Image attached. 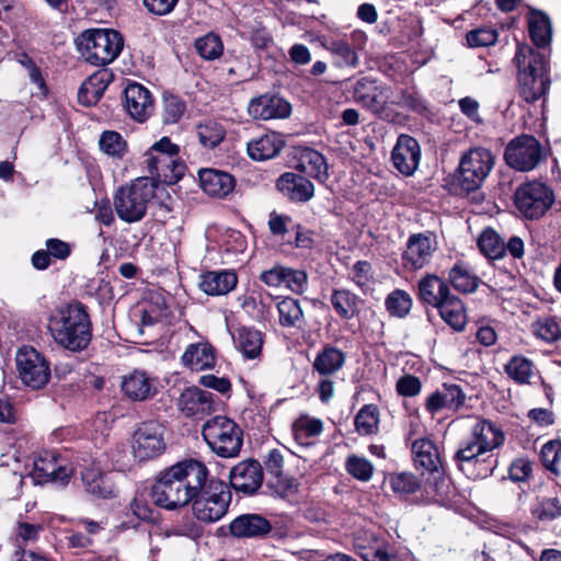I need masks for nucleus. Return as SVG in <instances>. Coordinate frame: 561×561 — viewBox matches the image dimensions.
I'll return each mask as SVG.
<instances>
[{"label": "nucleus", "instance_id": "nucleus-36", "mask_svg": "<svg viewBox=\"0 0 561 561\" xmlns=\"http://www.w3.org/2000/svg\"><path fill=\"white\" fill-rule=\"evenodd\" d=\"M236 348L245 359L260 358L263 347V334L261 331L242 327L232 335Z\"/></svg>", "mask_w": 561, "mask_h": 561}, {"label": "nucleus", "instance_id": "nucleus-39", "mask_svg": "<svg viewBox=\"0 0 561 561\" xmlns=\"http://www.w3.org/2000/svg\"><path fill=\"white\" fill-rule=\"evenodd\" d=\"M345 354L337 347L325 345L316 356L312 367L322 377L337 373L345 364Z\"/></svg>", "mask_w": 561, "mask_h": 561}, {"label": "nucleus", "instance_id": "nucleus-45", "mask_svg": "<svg viewBox=\"0 0 561 561\" xmlns=\"http://www.w3.org/2000/svg\"><path fill=\"white\" fill-rule=\"evenodd\" d=\"M196 135L204 148L214 149L225 139L226 129L220 123L207 119L196 126Z\"/></svg>", "mask_w": 561, "mask_h": 561}, {"label": "nucleus", "instance_id": "nucleus-46", "mask_svg": "<svg viewBox=\"0 0 561 561\" xmlns=\"http://www.w3.org/2000/svg\"><path fill=\"white\" fill-rule=\"evenodd\" d=\"M529 34L537 47H546L551 41V23L542 12H531L529 18Z\"/></svg>", "mask_w": 561, "mask_h": 561}, {"label": "nucleus", "instance_id": "nucleus-3", "mask_svg": "<svg viewBox=\"0 0 561 561\" xmlns=\"http://www.w3.org/2000/svg\"><path fill=\"white\" fill-rule=\"evenodd\" d=\"M156 194V183L149 178H138L131 184L119 187L113 199L118 218L127 224L140 221Z\"/></svg>", "mask_w": 561, "mask_h": 561}, {"label": "nucleus", "instance_id": "nucleus-51", "mask_svg": "<svg viewBox=\"0 0 561 561\" xmlns=\"http://www.w3.org/2000/svg\"><path fill=\"white\" fill-rule=\"evenodd\" d=\"M449 280L455 289L462 293H473L479 285V278L462 264H456L449 271Z\"/></svg>", "mask_w": 561, "mask_h": 561}, {"label": "nucleus", "instance_id": "nucleus-64", "mask_svg": "<svg viewBox=\"0 0 561 561\" xmlns=\"http://www.w3.org/2000/svg\"><path fill=\"white\" fill-rule=\"evenodd\" d=\"M24 481V476L14 470L7 479L3 490L0 495L4 500H14L21 495V486Z\"/></svg>", "mask_w": 561, "mask_h": 561}, {"label": "nucleus", "instance_id": "nucleus-52", "mask_svg": "<svg viewBox=\"0 0 561 561\" xmlns=\"http://www.w3.org/2000/svg\"><path fill=\"white\" fill-rule=\"evenodd\" d=\"M533 331L538 339L553 343L561 340V320L557 317H541L533 323Z\"/></svg>", "mask_w": 561, "mask_h": 561}, {"label": "nucleus", "instance_id": "nucleus-37", "mask_svg": "<svg viewBox=\"0 0 561 561\" xmlns=\"http://www.w3.org/2000/svg\"><path fill=\"white\" fill-rule=\"evenodd\" d=\"M412 454L416 467L423 468L428 473L438 471L442 461L435 444L427 439H416L412 444Z\"/></svg>", "mask_w": 561, "mask_h": 561}, {"label": "nucleus", "instance_id": "nucleus-58", "mask_svg": "<svg viewBox=\"0 0 561 561\" xmlns=\"http://www.w3.org/2000/svg\"><path fill=\"white\" fill-rule=\"evenodd\" d=\"M345 469L348 474L362 482L369 481L375 470L374 465L367 458L357 455L347 457Z\"/></svg>", "mask_w": 561, "mask_h": 561}, {"label": "nucleus", "instance_id": "nucleus-41", "mask_svg": "<svg viewBox=\"0 0 561 561\" xmlns=\"http://www.w3.org/2000/svg\"><path fill=\"white\" fill-rule=\"evenodd\" d=\"M322 45L332 55L334 64L339 68H356L358 66V55L347 41L328 39Z\"/></svg>", "mask_w": 561, "mask_h": 561}, {"label": "nucleus", "instance_id": "nucleus-57", "mask_svg": "<svg viewBox=\"0 0 561 561\" xmlns=\"http://www.w3.org/2000/svg\"><path fill=\"white\" fill-rule=\"evenodd\" d=\"M385 304L391 316L404 318L412 308V298L405 290L396 289L387 296Z\"/></svg>", "mask_w": 561, "mask_h": 561}, {"label": "nucleus", "instance_id": "nucleus-35", "mask_svg": "<svg viewBox=\"0 0 561 561\" xmlns=\"http://www.w3.org/2000/svg\"><path fill=\"white\" fill-rule=\"evenodd\" d=\"M450 295L448 285L436 275L428 274L419 282V298L426 305L437 308Z\"/></svg>", "mask_w": 561, "mask_h": 561}, {"label": "nucleus", "instance_id": "nucleus-44", "mask_svg": "<svg viewBox=\"0 0 561 561\" xmlns=\"http://www.w3.org/2000/svg\"><path fill=\"white\" fill-rule=\"evenodd\" d=\"M390 489L399 496H408L421 492L422 481L412 472H393L387 478Z\"/></svg>", "mask_w": 561, "mask_h": 561}, {"label": "nucleus", "instance_id": "nucleus-30", "mask_svg": "<svg viewBox=\"0 0 561 561\" xmlns=\"http://www.w3.org/2000/svg\"><path fill=\"white\" fill-rule=\"evenodd\" d=\"M179 405L187 416L204 417L214 411L213 394L198 388H187L182 392Z\"/></svg>", "mask_w": 561, "mask_h": 561}, {"label": "nucleus", "instance_id": "nucleus-16", "mask_svg": "<svg viewBox=\"0 0 561 561\" xmlns=\"http://www.w3.org/2000/svg\"><path fill=\"white\" fill-rule=\"evenodd\" d=\"M436 249L437 241L433 234H411L407 241V248L402 253L403 267L409 271H417L425 267L432 261Z\"/></svg>", "mask_w": 561, "mask_h": 561}, {"label": "nucleus", "instance_id": "nucleus-20", "mask_svg": "<svg viewBox=\"0 0 561 561\" xmlns=\"http://www.w3.org/2000/svg\"><path fill=\"white\" fill-rule=\"evenodd\" d=\"M421 148L416 139L400 135L391 152L393 167L403 175H412L420 163Z\"/></svg>", "mask_w": 561, "mask_h": 561}, {"label": "nucleus", "instance_id": "nucleus-5", "mask_svg": "<svg viewBox=\"0 0 561 561\" xmlns=\"http://www.w3.org/2000/svg\"><path fill=\"white\" fill-rule=\"evenodd\" d=\"M202 435L211 451L222 458L237 457L243 444L241 428L231 419L222 415L205 422Z\"/></svg>", "mask_w": 561, "mask_h": 561}, {"label": "nucleus", "instance_id": "nucleus-8", "mask_svg": "<svg viewBox=\"0 0 561 561\" xmlns=\"http://www.w3.org/2000/svg\"><path fill=\"white\" fill-rule=\"evenodd\" d=\"M179 153V146L164 136L146 151L145 163L151 175L164 182H174L181 179L184 171Z\"/></svg>", "mask_w": 561, "mask_h": 561}, {"label": "nucleus", "instance_id": "nucleus-62", "mask_svg": "<svg viewBox=\"0 0 561 561\" xmlns=\"http://www.w3.org/2000/svg\"><path fill=\"white\" fill-rule=\"evenodd\" d=\"M284 286L297 295L304 294L308 287L307 273L301 270L287 267Z\"/></svg>", "mask_w": 561, "mask_h": 561}, {"label": "nucleus", "instance_id": "nucleus-50", "mask_svg": "<svg viewBox=\"0 0 561 561\" xmlns=\"http://www.w3.org/2000/svg\"><path fill=\"white\" fill-rule=\"evenodd\" d=\"M99 146L102 152L114 159H122L127 152V142L115 130H105L101 134Z\"/></svg>", "mask_w": 561, "mask_h": 561}, {"label": "nucleus", "instance_id": "nucleus-19", "mask_svg": "<svg viewBox=\"0 0 561 561\" xmlns=\"http://www.w3.org/2000/svg\"><path fill=\"white\" fill-rule=\"evenodd\" d=\"M262 482L263 469L257 460H243L230 471V483L238 492L252 495L261 488Z\"/></svg>", "mask_w": 561, "mask_h": 561}, {"label": "nucleus", "instance_id": "nucleus-25", "mask_svg": "<svg viewBox=\"0 0 561 561\" xmlns=\"http://www.w3.org/2000/svg\"><path fill=\"white\" fill-rule=\"evenodd\" d=\"M466 394L460 386L444 383L443 388L430 394L425 401V409L431 415H435L442 409L457 411L463 405Z\"/></svg>", "mask_w": 561, "mask_h": 561}, {"label": "nucleus", "instance_id": "nucleus-11", "mask_svg": "<svg viewBox=\"0 0 561 561\" xmlns=\"http://www.w3.org/2000/svg\"><path fill=\"white\" fill-rule=\"evenodd\" d=\"M75 472L73 467L67 458L61 457L55 450H42L37 453L32 461V470L27 472L36 484L46 482L66 485Z\"/></svg>", "mask_w": 561, "mask_h": 561}, {"label": "nucleus", "instance_id": "nucleus-49", "mask_svg": "<svg viewBox=\"0 0 561 561\" xmlns=\"http://www.w3.org/2000/svg\"><path fill=\"white\" fill-rule=\"evenodd\" d=\"M478 245L481 252L489 259L497 260L505 255V242L493 229H485L481 233Z\"/></svg>", "mask_w": 561, "mask_h": 561}, {"label": "nucleus", "instance_id": "nucleus-13", "mask_svg": "<svg viewBox=\"0 0 561 561\" xmlns=\"http://www.w3.org/2000/svg\"><path fill=\"white\" fill-rule=\"evenodd\" d=\"M15 360L19 377L25 386L32 389H41L49 381V364L35 348L26 346L20 348Z\"/></svg>", "mask_w": 561, "mask_h": 561}, {"label": "nucleus", "instance_id": "nucleus-14", "mask_svg": "<svg viewBox=\"0 0 561 561\" xmlns=\"http://www.w3.org/2000/svg\"><path fill=\"white\" fill-rule=\"evenodd\" d=\"M172 471L173 469L170 467L160 472L151 488L153 503L165 510L185 506L192 501L179 477H171Z\"/></svg>", "mask_w": 561, "mask_h": 561}, {"label": "nucleus", "instance_id": "nucleus-48", "mask_svg": "<svg viewBox=\"0 0 561 561\" xmlns=\"http://www.w3.org/2000/svg\"><path fill=\"white\" fill-rule=\"evenodd\" d=\"M379 411L374 404H365L356 414L354 424L362 436L375 434L378 430Z\"/></svg>", "mask_w": 561, "mask_h": 561}, {"label": "nucleus", "instance_id": "nucleus-9", "mask_svg": "<svg viewBox=\"0 0 561 561\" xmlns=\"http://www.w3.org/2000/svg\"><path fill=\"white\" fill-rule=\"evenodd\" d=\"M230 502L228 485L211 479L207 488L192 499L193 514L199 522L215 523L227 514Z\"/></svg>", "mask_w": 561, "mask_h": 561}, {"label": "nucleus", "instance_id": "nucleus-15", "mask_svg": "<svg viewBox=\"0 0 561 561\" xmlns=\"http://www.w3.org/2000/svg\"><path fill=\"white\" fill-rule=\"evenodd\" d=\"M165 449L163 428L157 422H145L134 433L133 454L140 461L160 456Z\"/></svg>", "mask_w": 561, "mask_h": 561}, {"label": "nucleus", "instance_id": "nucleus-10", "mask_svg": "<svg viewBox=\"0 0 561 561\" xmlns=\"http://www.w3.org/2000/svg\"><path fill=\"white\" fill-rule=\"evenodd\" d=\"M548 151L537 138L522 135L512 139L504 151V159L508 167L519 172L535 170L546 161Z\"/></svg>", "mask_w": 561, "mask_h": 561}, {"label": "nucleus", "instance_id": "nucleus-59", "mask_svg": "<svg viewBox=\"0 0 561 561\" xmlns=\"http://www.w3.org/2000/svg\"><path fill=\"white\" fill-rule=\"evenodd\" d=\"M322 430L323 425L319 419L308 416H301L293 424V433L298 442L319 436Z\"/></svg>", "mask_w": 561, "mask_h": 561}, {"label": "nucleus", "instance_id": "nucleus-55", "mask_svg": "<svg viewBox=\"0 0 561 561\" xmlns=\"http://www.w3.org/2000/svg\"><path fill=\"white\" fill-rule=\"evenodd\" d=\"M533 362L528 358L516 355L513 356L504 367L505 373L517 383L529 382L533 376Z\"/></svg>", "mask_w": 561, "mask_h": 561}, {"label": "nucleus", "instance_id": "nucleus-40", "mask_svg": "<svg viewBox=\"0 0 561 561\" xmlns=\"http://www.w3.org/2000/svg\"><path fill=\"white\" fill-rule=\"evenodd\" d=\"M472 438L479 443L484 453L500 447L505 439L501 428L488 420H480L472 427Z\"/></svg>", "mask_w": 561, "mask_h": 561}, {"label": "nucleus", "instance_id": "nucleus-7", "mask_svg": "<svg viewBox=\"0 0 561 561\" xmlns=\"http://www.w3.org/2000/svg\"><path fill=\"white\" fill-rule=\"evenodd\" d=\"M353 100L380 118L390 117L389 106L399 100L391 87L370 77L358 79L352 89Z\"/></svg>", "mask_w": 561, "mask_h": 561}, {"label": "nucleus", "instance_id": "nucleus-4", "mask_svg": "<svg viewBox=\"0 0 561 561\" xmlns=\"http://www.w3.org/2000/svg\"><path fill=\"white\" fill-rule=\"evenodd\" d=\"M82 57L94 66L114 61L123 48L121 34L113 30H88L77 39Z\"/></svg>", "mask_w": 561, "mask_h": 561}, {"label": "nucleus", "instance_id": "nucleus-12", "mask_svg": "<svg viewBox=\"0 0 561 561\" xmlns=\"http://www.w3.org/2000/svg\"><path fill=\"white\" fill-rule=\"evenodd\" d=\"M554 202L553 192L541 182H528L515 193L517 209L528 219L543 216Z\"/></svg>", "mask_w": 561, "mask_h": 561}, {"label": "nucleus", "instance_id": "nucleus-28", "mask_svg": "<svg viewBox=\"0 0 561 561\" xmlns=\"http://www.w3.org/2000/svg\"><path fill=\"white\" fill-rule=\"evenodd\" d=\"M271 529V523L260 514H242L229 525L230 534L236 538H263Z\"/></svg>", "mask_w": 561, "mask_h": 561}, {"label": "nucleus", "instance_id": "nucleus-26", "mask_svg": "<svg viewBox=\"0 0 561 561\" xmlns=\"http://www.w3.org/2000/svg\"><path fill=\"white\" fill-rule=\"evenodd\" d=\"M248 112L255 119L267 121L289 116L291 107L288 102L279 96L261 95L251 100Z\"/></svg>", "mask_w": 561, "mask_h": 561}, {"label": "nucleus", "instance_id": "nucleus-31", "mask_svg": "<svg viewBox=\"0 0 561 561\" xmlns=\"http://www.w3.org/2000/svg\"><path fill=\"white\" fill-rule=\"evenodd\" d=\"M238 284L237 274L232 271H211L201 276L199 288L210 296H222L230 293Z\"/></svg>", "mask_w": 561, "mask_h": 561}, {"label": "nucleus", "instance_id": "nucleus-56", "mask_svg": "<svg viewBox=\"0 0 561 561\" xmlns=\"http://www.w3.org/2000/svg\"><path fill=\"white\" fill-rule=\"evenodd\" d=\"M485 454L479 443L473 438L463 442L455 453L454 460L459 470L466 471V466L479 461V457Z\"/></svg>", "mask_w": 561, "mask_h": 561}, {"label": "nucleus", "instance_id": "nucleus-34", "mask_svg": "<svg viewBox=\"0 0 561 561\" xmlns=\"http://www.w3.org/2000/svg\"><path fill=\"white\" fill-rule=\"evenodd\" d=\"M112 75L107 70L96 71L80 87L78 100L82 105L91 106L98 103L107 89Z\"/></svg>", "mask_w": 561, "mask_h": 561}, {"label": "nucleus", "instance_id": "nucleus-63", "mask_svg": "<svg viewBox=\"0 0 561 561\" xmlns=\"http://www.w3.org/2000/svg\"><path fill=\"white\" fill-rule=\"evenodd\" d=\"M466 39L470 47H485L497 41V32L488 27L477 28L470 31Z\"/></svg>", "mask_w": 561, "mask_h": 561}, {"label": "nucleus", "instance_id": "nucleus-22", "mask_svg": "<svg viewBox=\"0 0 561 561\" xmlns=\"http://www.w3.org/2000/svg\"><path fill=\"white\" fill-rule=\"evenodd\" d=\"M354 548L364 561H398L389 553L388 545L368 530L357 533L354 538Z\"/></svg>", "mask_w": 561, "mask_h": 561}, {"label": "nucleus", "instance_id": "nucleus-33", "mask_svg": "<svg viewBox=\"0 0 561 561\" xmlns=\"http://www.w3.org/2000/svg\"><path fill=\"white\" fill-rule=\"evenodd\" d=\"M182 363L192 370H205L216 364L215 348L208 342L190 344L182 355Z\"/></svg>", "mask_w": 561, "mask_h": 561}, {"label": "nucleus", "instance_id": "nucleus-17", "mask_svg": "<svg viewBox=\"0 0 561 561\" xmlns=\"http://www.w3.org/2000/svg\"><path fill=\"white\" fill-rule=\"evenodd\" d=\"M171 467L173 469L171 477H179L192 499L207 488L209 482L208 469L203 462L186 459Z\"/></svg>", "mask_w": 561, "mask_h": 561}, {"label": "nucleus", "instance_id": "nucleus-47", "mask_svg": "<svg viewBox=\"0 0 561 561\" xmlns=\"http://www.w3.org/2000/svg\"><path fill=\"white\" fill-rule=\"evenodd\" d=\"M357 302V296L347 289H334L331 295V304L335 312L345 320L356 316Z\"/></svg>", "mask_w": 561, "mask_h": 561}, {"label": "nucleus", "instance_id": "nucleus-21", "mask_svg": "<svg viewBox=\"0 0 561 561\" xmlns=\"http://www.w3.org/2000/svg\"><path fill=\"white\" fill-rule=\"evenodd\" d=\"M455 489L449 478L440 470L430 473L427 480L422 483L421 500L425 504H439L447 506L453 502Z\"/></svg>", "mask_w": 561, "mask_h": 561}, {"label": "nucleus", "instance_id": "nucleus-2", "mask_svg": "<svg viewBox=\"0 0 561 561\" xmlns=\"http://www.w3.org/2000/svg\"><path fill=\"white\" fill-rule=\"evenodd\" d=\"M518 68L519 94L534 103L547 93L550 87L549 56L528 45H519L515 55Z\"/></svg>", "mask_w": 561, "mask_h": 561}, {"label": "nucleus", "instance_id": "nucleus-60", "mask_svg": "<svg viewBox=\"0 0 561 561\" xmlns=\"http://www.w3.org/2000/svg\"><path fill=\"white\" fill-rule=\"evenodd\" d=\"M185 111V102L180 96L169 93L163 95L162 119L164 124L178 123Z\"/></svg>", "mask_w": 561, "mask_h": 561}, {"label": "nucleus", "instance_id": "nucleus-42", "mask_svg": "<svg viewBox=\"0 0 561 561\" xmlns=\"http://www.w3.org/2000/svg\"><path fill=\"white\" fill-rule=\"evenodd\" d=\"M443 320L456 331L463 330L467 323V314L462 301L450 295L437 307Z\"/></svg>", "mask_w": 561, "mask_h": 561}, {"label": "nucleus", "instance_id": "nucleus-24", "mask_svg": "<svg viewBox=\"0 0 561 561\" xmlns=\"http://www.w3.org/2000/svg\"><path fill=\"white\" fill-rule=\"evenodd\" d=\"M122 391L133 401H145L157 392V380L145 370L135 369L122 379Z\"/></svg>", "mask_w": 561, "mask_h": 561}, {"label": "nucleus", "instance_id": "nucleus-54", "mask_svg": "<svg viewBox=\"0 0 561 561\" xmlns=\"http://www.w3.org/2000/svg\"><path fill=\"white\" fill-rule=\"evenodd\" d=\"M298 482L284 473L268 477L266 486L273 496L289 500L298 492Z\"/></svg>", "mask_w": 561, "mask_h": 561}, {"label": "nucleus", "instance_id": "nucleus-27", "mask_svg": "<svg viewBox=\"0 0 561 561\" xmlns=\"http://www.w3.org/2000/svg\"><path fill=\"white\" fill-rule=\"evenodd\" d=\"M276 186L285 197L297 203H306L314 195L313 183L294 172L282 174L276 182Z\"/></svg>", "mask_w": 561, "mask_h": 561}, {"label": "nucleus", "instance_id": "nucleus-32", "mask_svg": "<svg viewBox=\"0 0 561 561\" xmlns=\"http://www.w3.org/2000/svg\"><path fill=\"white\" fill-rule=\"evenodd\" d=\"M284 147V141L276 133H267L251 139L247 144L249 157L255 161L275 158Z\"/></svg>", "mask_w": 561, "mask_h": 561}, {"label": "nucleus", "instance_id": "nucleus-53", "mask_svg": "<svg viewBox=\"0 0 561 561\" xmlns=\"http://www.w3.org/2000/svg\"><path fill=\"white\" fill-rule=\"evenodd\" d=\"M195 49L205 60H215L222 55L224 44L219 35L210 32L195 41Z\"/></svg>", "mask_w": 561, "mask_h": 561}, {"label": "nucleus", "instance_id": "nucleus-1", "mask_svg": "<svg viewBox=\"0 0 561 561\" xmlns=\"http://www.w3.org/2000/svg\"><path fill=\"white\" fill-rule=\"evenodd\" d=\"M49 331L54 341L68 351L87 348L92 339V323L87 308L80 302L59 308L49 320Z\"/></svg>", "mask_w": 561, "mask_h": 561}, {"label": "nucleus", "instance_id": "nucleus-18", "mask_svg": "<svg viewBox=\"0 0 561 561\" xmlns=\"http://www.w3.org/2000/svg\"><path fill=\"white\" fill-rule=\"evenodd\" d=\"M124 107L133 119L144 123L153 112V96L142 84L129 82L124 90Z\"/></svg>", "mask_w": 561, "mask_h": 561}, {"label": "nucleus", "instance_id": "nucleus-61", "mask_svg": "<svg viewBox=\"0 0 561 561\" xmlns=\"http://www.w3.org/2000/svg\"><path fill=\"white\" fill-rule=\"evenodd\" d=\"M533 515L540 522H551L561 516V502L558 497H542L533 508Z\"/></svg>", "mask_w": 561, "mask_h": 561}, {"label": "nucleus", "instance_id": "nucleus-43", "mask_svg": "<svg viewBox=\"0 0 561 561\" xmlns=\"http://www.w3.org/2000/svg\"><path fill=\"white\" fill-rule=\"evenodd\" d=\"M277 310L282 327L301 329L305 325L304 311L299 300L285 297L277 304Z\"/></svg>", "mask_w": 561, "mask_h": 561}, {"label": "nucleus", "instance_id": "nucleus-38", "mask_svg": "<svg viewBox=\"0 0 561 561\" xmlns=\"http://www.w3.org/2000/svg\"><path fill=\"white\" fill-rule=\"evenodd\" d=\"M297 169L319 182H325L329 179L328 164L324 156L311 148L301 150Z\"/></svg>", "mask_w": 561, "mask_h": 561}, {"label": "nucleus", "instance_id": "nucleus-29", "mask_svg": "<svg viewBox=\"0 0 561 561\" xmlns=\"http://www.w3.org/2000/svg\"><path fill=\"white\" fill-rule=\"evenodd\" d=\"M198 178L203 191L213 197L225 198L236 186V180L231 174L216 169L201 170Z\"/></svg>", "mask_w": 561, "mask_h": 561}, {"label": "nucleus", "instance_id": "nucleus-23", "mask_svg": "<svg viewBox=\"0 0 561 561\" xmlns=\"http://www.w3.org/2000/svg\"><path fill=\"white\" fill-rule=\"evenodd\" d=\"M81 480L88 494L96 499H112L116 495L115 485L108 474L93 462L81 471Z\"/></svg>", "mask_w": 561, "mask_h": 561}, {"label": "nucleus", "instance_id": "nucleus-6", "mask_svg": "<svg viewBox=\"0 0 561 561\" xmlns=\"http://www.w3.org/2000/svg\"><path fill=\"white\" fill-rule=\"evenodd\" d=\"M495 158L491 150L483 147H474L466 151L459 161L457 169V183L467 193L481 187L492 169Z\"/></svg>", "mask_w": 561, "mask_h": 561}]
</instances>
